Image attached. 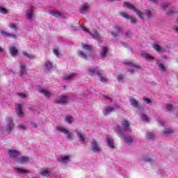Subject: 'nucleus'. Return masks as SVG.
I'll return each mask as SVG.
<instances>
[{
	"mask_svg": "<svg viewBox=\"0 0 178 178\" xmlns=\"http://www.w3.org/2000/svg\"><path fill=\"white\" fill-rule=\"evenodd\" d=\"M15 127V124H13V120L11 118L7 119V127H6V132L8 134H10L12 133V130Z\"/></svg>",
	"mask_w": 178,
	"mask_h": 178,
	"instance_id": "6e6552de",
	"label": "nucleus"
},
{
	"mask_svg": "<svg viewBox=\"0 0 178 178\" xmlns=\"http://www.w3.org/2000/svg\"><path fill=\"white\" fill-rule=\"evenodd\" d=\"M9 27H10V29H14L16 31V30H17V26L16 25V24H10L9 25Z\"/></svg>",
	"mask_w": 178,
	"mask_h": 178,
	"instance_id": "49530a36",
	"label": "nucleus"
},
{
	"mask_svg": "<svg viewBox=\"0 0 178 178\" xmlns=\"http://www.w3.org/2000/svg\"><path fill=\"white\" fill-rule=\"evenodd\" d=\"M147 138H149L150 140H152L155 137V134L152 132H148L146 134Z\"/></svg>",
	"mask_w": 178,
	"mask_h": 178,
	"instance_id": "e433bc0d",
	"label": "nucleus"
},
{
	"mask_svg": "<svg viewBox=\"0 0 178 178\" xmlns=\"http://www.w3.org/2000/svg\"><path fill=\"white\" fill-rule=\"evenodd\" d=\"M70 97L67 95H60L58 96L54 101L55 104H67V102H69Z\"/></svg>",
	"mask_w": 178,
	"mask_h": 178,
	"instance_id": "423d86ee",
	"label": "nucleus"
},
{
	"mask_svg": "<svg viewBox=\"0 0 178 178\" xmlns=\"http://www.w3.org/2000/svg\"><path fill=\"white\" fill-rule=\"evenodd\" d=\"M108 54V48L102 47V51H100V56L102 58H106Z\"/></svg>",
	"mask_w": 178,
	"mask_h": 178,
	"instance_id": "cd10ccee",
	"label": "nucleus"
},
{
	"mask_svg": "<svg viewBox=\"0 0 178 178\" xmlns=\"http://www.w3.org/2000/svg\"><path fill=\"white\" fill-rule=\"evenodd\" d=\"M0 33L1 35H3V37H7L8 38H13L14 40H16V38H17V36L16 35L12 34L10 33H8L2 30L0 31Z\"/></svg>",
	"mask_w": 178,
	"mask_h": 178,
	"instance_id": "aec40b11",
	"label": "nucleus"
},
{
	"mask_svg": "<svg viewBox=\"0 0 178 178\" xmlns=\"http://www.w3.org/2000/svg\"><path fill=\"white\" fill-rule=\"evenodd\" d=\"M150 2H152L153 3H158V0H149Z\"/></svg>",
	"mask_w": 178,
	"mask_h": 178,
	"instance_id": "bf43d9fd",
	"label": "nucleus"
},
{
	"mask_svg": "<svg viewBox=\"0 0 178 178\" xmlns=\"http://www.w3.org/2000/svg\"><path fill=\"white\" fill-rule=\"evenodd\" d=\"M120 138H124L126 144H127L128 145H130L131 144H133V141L134 140V138H133V136H130V135H125L124 134V136L120 137Z\"/></svg>",
	"mask_w": 178,
	"mask_h": 178,
	"instance_id": "4468645a",
	"label": "nucleus"
},
{
	"mask_svg": "<svg viewBox=\"0 0 178 178\" xmlns=\"http://www.w3.org/2000/svg\"><path fill=\"white\" fill-rule=\"evenodd\" d=\"M18 162L19 163H26V162H29V157L22 156L18 159Z\"/></svg>",
	"mask_w": 178,
	"mask_h": 178,
	"instance_id": "c756f323",
	"label": "nucleus"
},
{
	"mask_svg": "<svg viewBox=\"0 0 178 178\" xmlns=\"http://www.w3.org/2000/svg\"><path fill=\"white\" fill-rule=\"evenodd\" d=\"M115 108L113 106H107L106 107L103 111V114L106 116V115H109L110 113H112Z\"/></svg>",
	"mask_w": 178,
	"mask_h": 178,
	"instance_id": "4be33fe9",
	"label": "nucleus"
},
{
	"mask_svg": "<svg viewBox=\"0 0 178 178\" xmlns=\"http://www.w3.org/2000/svg\"><path fill=\"white\" fill-rule=\"evenodd\" d=\"M159 123L160 126H163V120H159Z\"/></svg>",
	"mask_w": 178,
	"mask_h": 178,
	"instance_id": "6e6d98bb",
	"label": "nucleus"
},
{
	"mask_svg": "<svg viewBox=\"0 0 178 178\" xmlns=\"http://www.w3.org/2000/svg\"><path fill=\"white\" fill-rule=\"evenodd\" d=\"M112 35H113V37H117L116 33H112Z\"/></svg>",
	"mask_w": 178,
	"mask_h": 178,
	"instance_id": "0e129e2a",
	"label": "nucleus"
},
{
	"mask_svg": "<svg viewBox=\"0 0 178 178\" xmlns=\"http://www.w3.org/2000/svg\"><path fill=\"white\" fill-rule=\"evenodd\" d=\"M1 52H3V49H2V47H0V54H1Z\"/></svg>",
	"mask_w": 178,
	"mask_h": 178,
	"instance_id": "e2e57ef3",
	"label": "nucleus"
},
{
	"mask_svg": "<svg viewBox=\"0 0 178 178\" xmlns=\"http://www.w3.org/2000/svg\"><path fill=\"white\" fill-rule=\"evenodd\" d=\"M15 170L16 172H18V173H22V174L27 173V171L26 170L22 169V168H16Z\"/></svg>",
	"mask_w": 178,
	"mask_h": 178,
	"instance_id": "37998d69",
	"label": "nucleus"
},
{
	"mask_svg": "<svg viewBox=\"0 0 178 178\" xmlns=\"http://www.w3.org/2000/svg\"><path fill=\"white\" fill-rule=\"evenodd\" d=\"M145 102H147V104H151V100L148 98H145Z\"/></svg>",
	"mask_w": 178,
	"mask_h": 178,
	"instance_id": "5fc2aeb1",
	"label": "nucleus"
},
{
	"mask_svg": "<svg viewBox=\"0 0 178 178\" xmlns=\"http://www.w3.org/2000/svg\"><path fill=\"white\" fill-rule=\"evenodd\" d=\"M53 52L56 56H59V51L56 49H53Z\"/></svg>",
	"mask_w": 178,
	"mask_h": 178,
	"instance_id": "09e8293b",
	"label": "nucleus"
},
{
	"mask_svg": "<svg viewBox=\"0 0 178 178\" xmlns=\"http://www.w3.org/2000/svg\"><path fill=\"white\" fill-rule=\"evenodd\" d=\"M40 175H42L44 177L51 178L55 176V173L51 171V169H42L40 171Z\"/></svg>",
	"mask_w": 178,
	"mask_h": 178,
	"instance_id": "0eeeda50",
	"label": "nucleus"
},
{
	"mask_svg": "<svg viewBox=\"0 0 178 178\" xmlns=\"http://www.w3.org/2000/svg\"><path fill=\"white\" fill-rule=\"evenodd\" d=\"M161 8H163V9H166V8H168V3H163L161 5Z\"/></svg>",
	"mask_w": 178,
	"mask_h": 178,
	"instance_id": "603ef678",
	"label": "nucleus"
},
{
	"mask_svg": "<svg viewBox=\"0 0 178 178\" xmlns=\"http://www.w3.org/2000/svg\"><path fill=\"white\" fill-rule=\"evenodd\" d=\"M44 69L46 70H50V69H52V63L49 61H47L44 63Z\"/></svg>",
	"mask_w": 178,
	"mask_h": 178,
	"instance_id": "2f4dec72",
	"label": "nucleus"
},
{
	"mask_svg": "<svg viewBox=\"0 0 178 178\" xmlns=\"http://www.w3.org/2000/svg\"><path fill=\"white\" fill-rule=\"evenodd\" d=\"M49 13H50V15H52V16H54L55 17H59L60 16V13H59V12L51 10L49 12Z\"/></svg>",
	"mask_w": 178,
	"mask_h": 178,
	"instance_id": "72a5a7b5",
	"label": "nucleus"
},
{
	"mask_svg": "<svg viewBox=\"0 0 178 178\" xmlns=\"http://www.w3.org/2000/svg\"><path fill=\"white\" fill-rule=\"evenodd\" d=\"M126 35H127V37H130V35H131V32L130 31L127 32Z\"/></svg>",
	"mask_w": 178,
	"mask_h": 178,
	"instance_id": "052dcab7",
	"label": "nucleus"
},
{
	"mask_svg": "<svg viewBox=\"0 0 178 178\" xmlns=\"http://www.w3.org/2000/svg\"><path fill=\"white\" fill-rule=\"evenodd\" d=\"M97 72V70L95 68H90L88 70V74H90V76H92L95 72Z\"/></svg>",
	"mask_w": 178,
	"mask_h": 178,
	"instance_id": "a19ab883",
	"label": "nucleus"
},
{
	"mask_svg": "<svg viewBox=\"0 0 178 178\" xmlns=\"http://www.w3.org/2000/svg\"><path fill=\"white\" fill-rule=\"evenodd\" d=\"M166 109L167 111H172V109H173V106H172V104H168L166 106Z\"/></svg>",
	"mask_w": 178,
	"mask_h": 178,
	"instance_id": "8fccbe9b",
	"label": "nucleus"
},
{
	"mask_svg": "<svg viewBox=\"0 0 178 178\" xmlns=\"http://www.w3.org/2000/svg\"><path fill=\"white\" fill-rule=\"evenodd\" d=\"M56 130L57 131H59L60 133H63V134H65V136H67L68 140H72L73 137H74V136L73 135V132L70 131L69 129H67L60 125H58L56 128Z\"/></svg>",
	"mask_w": 178,
	"mask_h": 178,
	"instance_id": "7ed1b4c3",
	"label": "nucleus"
},
{
	"mask_svg": "<svg viewBox=\"0 0 178 178\" xmlns=\"http://www.w3.org/2000/svg\"><path fill=\"white\" fill-rule=\"evenodd\" d=\"M104 99H108V101H110V102L112 101V100L111 99V97H108V96H104Z\"/></svg>",
	"mask_w": 178,
	"mask_h": 178,
	"instance_id": "4d7b16f0",
	"label": "nucleus"
},
{
	"mask_svg": "<svg viewBox=\"0 0 178 178\" xmlns=\"http://www.w3.org/2000/svg\"><path fill=\"white\" fill-rule=\"evenodd\" d=\"M77 137L79 138L80 141L81 143H87L88 142V138L86 137V135L80 132V131H76Z\"/></svg>",
	"mask_w": 178,
	"mask_h": 178,
	"instance_id": "6ab92c4d",
	"label": "nucleus"
},
{
	"mask_svg": "<svg viewBox=\"0 0 178 178\" xmlns=\"http://www.w3.org/2000/svg\"><path fill=\"white\" fill-rule=\"evenodd\" d=\"M60 162L61 163H67V162H70V157L67 155L61 156Z\"/></svg>",
	"mask_w": 178,
	"mask_h": 178,
	"instance_id": "b1692460",
	"label": "nucleus"
},
{
	"mask_svg": "<svg viewBox=\"0 0 178 178\" xmlns=\"http://www.w3.org/2000/svg\"><path fill=\"white\" fill-rule=\"evenodd\" d=\"M90 4L88 3H83L80 7V12L81 13H88L90 10Z\"/></svg>",
	"mask_w": 178,
	"mask_h": 178,
	"instance_id": "ddd939ff",
	"label": "nucleus"
},
{
	"mask_svg": "<svg viewBox=\"0 0 178 178\" xmlns=\"http://www.w3.org/2000/svg\"><path fill=\"white\" fill-rule=\"evenodd\" d=\"M168 13H170V14L178 13V10H177V8L172 7V8H170L168 10Z\"/></svg>",
	"mask_w": 178,
	"mask_h": 178,
	"instance_id": "4c0bfd02",
	"label": "nucleus"
},
{
	"mask_svg": "<svg viewBox=\"0 0 178 178\" xmlns=\"http://www.w3.org/2000/svg\"><path fill=\"white\" fill-rule=\"evenodd\" d=\"M153 48H154L157 51V52H161V51L163 50V49L161 47V46L156 44H153Z\"/></svg>",
	"mask_w": 178,
	"mask_h": 178,
	"instance_id": "f704fd0d",
	"label": "nucleus"
},
{
	"mask_svg": "<svg viewBox=\"0 0 178 178\" xmlns=\"http://www.w3.org/2000/svg\"><path fill=\"white\" fill-rule=\"evenodd\" d=\"M120 16H122V17H124V19H130L131 22L133 24H136V19H134V18H133V17L127 15V13L121 12V13H120Z\"/></svg>",
	"mask_w": 178,
	"mask_h": 178,
	"instance_id": "412c9836",
	"label": "nucleus"
},
{
	"mask_svg": "<svg viewBox=\"0 0 178 178\" xmlns=\"http://www.w3.org/2000/svg\"><path fill=\"white\" fill-rule=\"evenodd\" d=\"M8 51L13 58H15V56H17V54L19 51L17 49H16V47H15L13 44H10L8 47Z\"/></svg>",
	"mask_w": 178,
	"mask_h": 178,
	"instance_id": "9b49d317",
	"label": "nucleus"
},
{
	"mask_svg": "<svg viewBox=\"0 0 178 178\" xmlns=\"http://www.w3.org/2000/svg\"><path fill=\"white\" fill-rule=\"evenodd\" d=\"M18 97H20V98H26L27 97V95L24 93H18L17 94Z\"/></svg>",
	"mask_w": 178,
	"mask_h": 178,
	"instance_id": "de8ad7c7",
	"label": "nucleus"
},
{
	"mask_svg": "<svg viewBox=\"0 0 178 178\" xmlns=\"http://www.w3.org/2000/svg\"><path fill=\"white\" fill-rule=\"evenodd\" d=\"M124 8H128V9H131V10H134V12L136 13V15L138 16L140 19L142 20H144V17H143V14L140 13L138 10H137V8L134 7V6L129 2H124Z\"/></svg>",
	"mask_w": 178,
	"mask_h": 178,
	"instance_id": "20e7f679",
	"label": "nucleus"
},
{
	"mask_svg": "<svg viewBox=\"0 0 178 178\" xmlns=\"http://www.w3.org/2000/svg\"><path fill=\"white\" fill-rule=\"evenodd\" d=\"M115 29H116V33H119L122 30V29H120V27H117V28H115Z\"/></svg>",
	"mask_w": 178,
	"mask_h": 178,
	"instance_id": "13d9d810",
	"label": "nucleus"
},
{
	"mask_svg": "<svg viewBox=\"0 0 178 178\" xmlns=\"http://www.w3.org/2000/svg\"><path fill=\"white\" fill-rule=\"evenodd\" d=\"M81 29L85 33H88L89 34H91L92 37L95 38V40H97L99 42H101V37L99 36V33L97 32L96 30H93L91 33L86 26H81Z\"/></svg>",
	"mask_w": 178,
	"mask_h": 178,
	"instance_id": "39448f33",
	"label": "nucleus"
},
{
	"mask_svg": "<svg viewBox=\"0 0 178 178\" xmlns=\"http://www.w3.org/2000/svg\"><path fill=\"white\" fill-rule=\"evenodd\" d=\"M117 80L119 83H123V75L120 74L117 77Z\"/></svg>",
	"mask_w": 178,
	"mask_h": 178,
	"instance_id": "c03bdc74",
	"label": "nucleus"
},
{
	"mask_svg": "<svg viewBox=\"0 0 178 178\" xmlns=\"http://www.w3.org/2000/svg\"><path fill=\"white\" fill-rule=\"evenodd\" d=\"M144 161L146 162H151V159H149V157H145Z\"/></svg>",
	"mask_w": 178,
	"mask_h": 178,
	"instance_id": "864d4df0",
	"label": "nucleus"
},
{
	"mask_svg": "<svg viewBox=\"0 0 178 178\" xmlns=\"http://www.w3.org/2000/svg\"><path fill=\"white\" fill-rule=\"evenodd\" d=\"M121 124L122 127L116 125L115 127V130L119 137H124L126 131H130V124L129 123V121L123 120L121 121Z\"/></svg>",
	"mask_w": 178,
	"mask_h": 178,
	"instance_id": "f257e3e1",
	"label": "nucleus"
},
{
	"mask_svg": "<svg viewBox=\"0 0 178 178\" xmlns=\"http://www.w3.org/2000/svg\"><path fill=\"white\" fill-rule=\"evenodd\" d=\"M31 126H32V127H37V124L32 122Z\"/></svg>",
	"mask_w": 178,
	"mask_h": 178,
	"instance_id": "680f3d73",
	"label": "nucleus"
},
{
	"mask_svg": "<svg viewBox=\"0 0 178 178\" xmlns=\"http://www.w3.org/2000/svg\"><path fill=\"white\" fill-rule=\"evenodd\" d=\"M65 122H67V123H70L72 124V122H73V117H72L71 115H67L65 118Z\"/></svg>",
	"mask_w": 178,
	"mask_h": 178,
	"instance_id": "c9c22d12",
	"label": "nucleus"
},
{
	"mask_svg": "<svg viewBox=\"0 0 178 178\" xmlns=\"http://www.w3.org/2000/svg\"><path fill=\"white\" fill-rule=\"evenodd\" d=\"M33 6H31L26 12V19L28 20H33Z\"/></svg>",
	"mask_w": 178,
	"mask_h": 178,
	"instance_id": "5701e85b",
	"label": "nucleus"
},
{
	"mask_svg": "<svg viewBox=\"0 0 178 178\" xmlns=\"http://www.w3.org/2000/svg\"><path fill=\"white\" fill-rule=\"evenodd\" d=\"M81 47L83 49H85V51H86V53L79 51L78 56H80V58H82V59H87L88 56H91V52H92V47L86 43H82Z\"/></svg>",
	"mask_w": 178,
	"mask_h": 178,
	"instance_id": "f03ea898",
	"label": "nucleus"
},
{
	"mask_svg": "<svg viewBox=\"0 0 178 178\" xmlns=\"http://www.w3.org/2000/svg\"><path fill=\"white\" fill-rule=\"evenodd\" d=\"M142 56L143 58H145V59H147V60L154 59V57L151 56L150 55H149L147 54H143Z\"/></svg>",
	"mask_w": 178,
	"mask_h": 178,
	"instance_id": "ea45409f",
	"label": "nucleus"
},
{
	"mask_svg": "<svg viewBox=\"0 0 178 178\" xmlns=\"http://www.w3.org/2000/svg\"><path fill=\"white\" fill-rule=\"evenodd\" d=\"M163 133L165 134H169L170 133H173V129H167L165 131H163Z\"/></svg>",
	"mask_w": 178,
	"mask_h": 178,
	"instance_id": "a18cd8bd",
	"label": "nucleus"
},
{
	"mask_svg": "<svg viewBox=\"0 0 178 178\" xmlns=\"http://www.w3.org/2000/svg\"><path fill=\"white\" fill-rule=\"evenodd\" d=\"M18 127H19V130H25L26 129V127L23 124L18 125Z\"/></svg>",
	"mask_w": 178,
	"mask_h": 178,
	"instance_id": "3c124183",
	"label": "nucleus"
},
{
	"mask_svg": "<svg viewBox=\"0 0 178 178\" xmlns=\"http://www.w3.org/2000/svg\"><path fill=\"white\" fill-rule=\"evenodd\" d=\"M19 66V76L20 77H24V76L27 74V67H26V63H20Z\"/></svg>",
	"mask_w": 178,
	"mask_h": 178,
	"instance_id": "9d476101",
	"label": "nucleus"
},
{
	"mask_svg": "<svg viewBox=\"0 0 178 178\" xmlns=\"http://www.w3.org/2000/svg\"><path fill=\"white\" fill-rule=\"evenodd\" d=\"M16 113L19 118H24V113L23 112V107L20 104H17L16 106Z\"/></svg>",
	"mask_w": 178,
	"mask_h": 178,
	"instance_id": "f3484780",
	"label": "nucleus"
},
{
	"mask_svg": "<svg viewBox=\"0 0 178 178\" xmlns=\"http://www.w3.org/2000/svg\"><path fill=\"white\" fill-rule=\"evenodd\" d=\"M145 13L147 19H151V17H152V16H154V13H152V11H151L149 10H145Z\"/></svg>",
	"mask_w": 178,
	"mask_h": 178,
	"instance_id": "473e14b6",
	"label": "nucleus"
},
{
	"mask_svg": "<svg viewBox=\"0 0 178 178\" xmlns=\"http://www.w3.org/2000/svg\"><path fill=\"white\" fill-rule=\"evenodd\" d=\"M107 144L110 148H115V145H113V139L109 136L107 137Z\"/></svg>",
	"mask_w": 178,
	"mask_h": 178,
	"instance_id": "c85d7f7f",
	"label": "nucleus"
},
{
	"mask_svg": "<svg viewBox=\"0 0 178 178\" xmlns=\"http://www.w3.org/2000/svg\"><path fill=\"white\" fill-rule=\"evenodd\" d=\"M97 74L98 77H99L100 81L102 83H108V79L105 78V72H104V71L102 70L97 71Z\"/></svg>",
	"mask_w": 178,
	"mask_h": 178,
	"instance_id": "2eb2a0df",
	"label": "nucleus"
},
{
	"mask_svg": "<svg viewBox=\"0 0 178 178\" xmlns=\"http://www.w3.org/2000/svg\"><path fill=\"white\" fill-rule=\"evenodd\" d=\"M22 55H24V56H25V58H28V59H34V58H35V56L30 54L27 53V51H23Z\"/></svg>",
	"mask_w": 178,
	"mask_h": 178,
	"instance_id": "7c9ffc66",
	"label": "nucleus"
},
{
	"mask_svg": "<svg viewBox=\"0 0 178 178\" xmlns=\"http://www.w3.org/2000/svg\"><path fill=\"white\" fill-rule=\"evenodd\" d=\"M140 116L142 120H144V122H148L149 120V118H148V116L145 115V114H141Z\"/></svg>",
	"mask_w": 178,
	"mask_h": 178,
	"instance_id": "79ce46f5",
	"label": "nucleus"
},
{
	"mask_svg": "<svg viewBox=\"0 0 178 178\" xmlns=\"http://www.w3.org/2000/svg\"><path fill=\"white\" fill-rule=\"evenodd\" d=\"M8 154L11 159H17V156H19V151L16 149H10Z\"/></svg>",
	"mask_w": 178,
	"mask_h": 178,
	"instance_id": "a211bd4d",
	"label": "nucleus"
},
{
	"mask_svg": "<svg viewBox=\"0 0 178 178\" xmlns=\"http://www.w3.org/2000/svg\"><path fill=\"white\" fill-rule=\"evenodd\" d=\"M130 104L134 108H140V104L137 100H136V99H134V98L130 99Z\"/></svg>",
	"mask_w": 178,
	"mask_h": 178,
	"instance_id": "393cba45",
	"label": "nucleus"
},
{
	"mask_svg": "<svg viewBox=\"0 0 178 178\" xmlns=\"http://www.w3.org/2000/svg\"><path fill=\"white\" fill-rule=\"evenodd\" d=\"M39 92L44 95V97H46V98H51V97H54V93H52L51 91L47 90V89H40L39 90Z\"/></svg>",
	"mask_w": 178,
	"mask_h": 178,
	"instance_id": "f8f14e48",
	"label": "nucleus"
},
{
	"mask_svg": "<svg viewBox=\"0 0 178 178\" xmlns=\"http://www.w3.org/2000/svg\"><path fill=\"white\" fill-rule=\"evenodd\" d=\"M156 65H158V67H159V69L161 72H165L166 66H165V65H163V63H161V61H159V60H157Z\"/></svg>",
	"mask_w": 178,
	"mask_h": 178,
	"instance_id": "bb28decb",
	"label": "nucleus"
},
{
	"mask_svg": "<svg viewBox=\"0 0 178 178\" xmlns=\"http://www.w3.org/2000/svg\"><path fill=\"white\" fill-rule=\"evenodd\" d=\"M76 76H77L76 73H71V74H69L67 75H65L64 76V80L70 81L72 79H74V77H76Z\"/></svg>",
	"mask_w": 178,
	"mask_h": 178,
	"instance_id": "a878e982",
	"label": "nucleus"
},
{
	"mask_svg": "<svg viewBox=\"0 0 178 178\" xmlns=\"http://www.w3.org/2000/svg\"><path fill=\"white\" fill-rule=\"evenodd\" d=\"M91 147L92 151H93L96 154H99V152L102 151V149L101 148L99 145H98V142H97L96 140H92L91 142Z\"/></svg>",
	"mask_w": 178,
	"mask_h": 178,
	"instance_id": "1a4fd4ad",
	"label": "nucleus"
},
{
	"mask_svg": "<svg viewBox=\"0 0 178 178\" xmlns=\"http://www.w3.org/2000/svg\"><path fill=\"white\" fill-rule=\"evenodd\" d=\"M9 12V10L0 7V13H3V15H6Z\"/></svg>",
	"mask_w": 178,
	"mask_h": 178,
	"instance_id": "58836bf2",
	"label": "nucleus"
},
{
	"mask_svg": "<svg viewBox=\"0 0 178 178\" xmlns=\"http://www.w3.org/2000/svg\"><path fill=\"white\" fill-rule=\"evenodd\" d=\"M125 63L126 65H129V67L132 68V69H129V72L131 73H134V72H136L137 69H140V66L133 64L131 61H127Z\"/></svg>",
	"mask_w": 178,
	"mask_h": 178,
	"instance_id": "dca6fc26",
	"label": "nucleus"
}]
</instances>
